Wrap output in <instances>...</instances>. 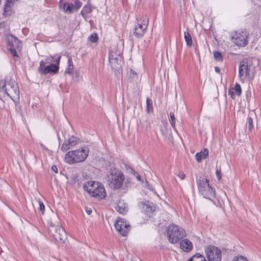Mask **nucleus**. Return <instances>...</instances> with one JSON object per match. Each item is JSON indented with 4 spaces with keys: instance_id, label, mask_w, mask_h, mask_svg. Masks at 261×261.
Returning a JSON list of instances; mask_svg holds the SVG:
<instances>
[{
    "instance_id": "nucleus-10",
    "label": "nucleus",
    "mask_w": 261,
    "mask_h": 261,
    "mask_svg": "<svg viewBox=\"0 0 261 261\" xmlns=\"http://www.w3.org/2000/svg\"><path fill=\"white\" fill-rule=\"evenodd\" d=\"M239 76L241 80H244L247 76L250 77L251 75V65H249L248 63L243 60L240 63L239 67Z\"/></svg>"
},
{
    "instance_id": "nucleus-51",
    "label": "nucleus",
    "mask_w": 261,
    "mask_h": 261,
    "mask_svg": "<svg viewBox=\"0 0 261 261\" xmlns=\"http://www.w3.org/2000/svg\"><path fill=\"white\" fill-rule=\"evenodd\" d=\"M130 72L133 74H136V72H135L134 71H133V70L130 69Z\"/></svg>"
},
{
    "instance_id": "nucleus-40",
    "label": "nucleus",
    "mask_w": 261,
    "mask_h": 261,
    "mask_svg": "<svg viewBox=\"0 0 261 261\" xmlns=\"http://www.w3.org/2000/svg\"><path fill=\"white\" fill-rule=\"evenodd\" d=\"M125 169L128 171L129 172H130V173H132V174H134L135 175V170L132 168L130 167H129V166H128L126 164H125Z\"/></svg>"
},
{
    "instance_id": "nucleus-7",
    "label": "nucleus",
    "mask_w": 261,
    "mask_h": 261,
    "mask_svg": "<svg viewBox=\"0 0 261 261\" xmlns=\"http://www.w3.org/2000/svg\"><path fill=\"white\" fill-rule=\"evenodd\" d=\"M48 230L57 242L62 243L66 240V233L62 226H56L53 223L50 222L48 224Z\"/></svg>"
},
{
    "instance_id": "nucleus-14",
    "label": "nucleus",
    "mask_w": 261,
    "mask_h": 261,
    "mask_svg": "<svg viewBox=\"0 0 261 261\" xmlns=\"http://www.w3.org/2000/svg\"><path fill=\"white\" fill-rule=\"evenodd\" d=\"M6 40L9 48H17V50H20L21 49V41L16 37L13 35H8L7 36Z\"/></svg>"
},
{
    "instance_id": "nucleus-26",
    "label": "nucleus",
    "mask_w": 261,
    "mask_h": 261,
    "mask_svg": "<svg viewBox=\"0 0 261 261\" xmlns=\"http://www.w3.org/2000/svg\"><path fill=\"white\" fill-rule=\"evenodd\" d=\"M71 147V146H70V143H69L68 140H65L64 143L62 145L61 150L63 151H65L70 149Z\"/></svg>"
},
{
    "instance_id": "nucleus-16",
    "label": "nucleus",
    "mask_w": 261,
    "mask_h": 261,
    "mask_svg": "<svg viewBox=\"0 0 261 261\" xmlns=\"http://www.w3.org/2000/svg\"><path fill=\"white\" fill-rule=\"evenodd\" d=\"M115 208L120 214L124 215L126 214L128 211V204L125 203L123 200H120L115 207Z\"/></svg>"
},
{
    "instance_id": "nucleus-32",
    "label": "nucleus",
    "mask_w": 261,
    "mask_h": 261,
    "mask_svg": "<svg viewBox=\"0 0 261 261\" xmlns=\"http://www.w3.org/2000/svg\"><path fill=\"white\" fill-rule=\"evenodd\" d=\"M89 39H90V40L92 42L95 43V42H97L98 41V36H97V34L94 33V34H92L90 36Z\"/></svg>"
},
{
    "instance_id": "nucleus-39",
    "label": "nucleus",
    "mask_w": 261,
    "mask_h": 261,
    "mask_svg": "<svg viewBox=\"0 0 261 261\" xmlns=\"http://www.w3.org/2000/svg\"><path fill=\"white\" fill-rule=\"evenodd\" d=\"M73 1L74 2L73 7H75L77 10L79 9L82 6V3L79 0Z\"/></svg>"
},
{
    "instance_id": "nucleus-47",
    "label": "nucleus",
    "mask_w": 261,
    "mask_h": 261,
    "mask_svg": "<svg viewBox=\"0 0 261 261\" xmlns=\"http://www.w3.org/2000/svg\"><path fill=\"white\" fill-rule=\"evenodd\" d=\"M68 65H71V66H73V63H72V60L71 59V58H69L68 59Z\"/></svg>"
},
{
    "instance_id": "nucleus-46",
    "label": "nucleus",
    "mask_w": 261,
    "mask_h": 261,
    "mask_svg": "<svg viewBox=\"0 0 261 261\" xmlns=\"http://www.w3.org/2000/svg\"><path fill=\"white\" fill-rule=\"evenodd\" d=\"M51 170L55 173H58V168L56 165H53L51 167Z\"/></svg>"
},
{
    "instance_id": "nucleus-3",
    "label": "nucleus",
    "mask_w": 261,
    "mask_h": 261,
    "mask_svg": "<svg viewBox=\"0 0 261 261\" xmlns=\"http://www.w3.org/2000/svg\"><path fill=\"white\" fill-rule=\"evenodd\" d=\"M124 176L118 169L111 168L108 174V182L109 186L114 189H119L123 185Z\"/></svg>"
},
{
    "instance_id": "nucleus-6",
    "label": "nucleus",
    "mask_w": 261,
    "mask_h": 261,
    "mask_svg": "<svg viewBox=\"0 0 261 261\" xmlns=\"http://www.w3.org/2000/svg\"><path fill=\"white\" fill-rule=\"evenodd\" d=\"M249 33L245 29H239L231 34V40L237 46L245 47L248 43Z\"/></svg>"
},
{
    "instance_id": "nucleus-9",
    "label": "nucleus",
    "mask_w": 261,
    "mask_h": 261,
    "mask_svg": "<svg viewBox=\"0 0 261 261\" xmlns=\"http://www.w3.org/2000/svg\"><path fill=\"white\" fill-rule=\"evenodd\" d=\"M59 69V66L56 64H51L49 65L45 66V63L43 60H41L39 63V67L38 71L41 74H46L48 73H57Z\"/></svg>"
},
{
    "instance_id": "nucleus-25",
    "label": "nucleus",
    "mask_w": 261,
    "mask_h": 261,
    "mask_svg": "<svg viewBox=\"0 0 261 261\" xmlns=\"http://www.w3.org/2000/svg\"><path fill=\"white\" fill-rule=\"evenodd\" d=\"M184 37L187 45L188 46H191L192 44V40L190 34L188 32H185L184 33Z\"/></svg>"
},
{
    "instance_id": "nucleus-34",
    "label": "nucleus",
    "mask_w": 261,
    "mask_h": 261,
    "mask_svg": "<svg viewBox=\"0 0 261 261\" xmlns=\"http://www.w3.org/2000/svg\"><path fill=\"white\" fill-rule=\"evenodd\" d=\"M117 56H120V54H117L115 52L113 51H111L109 53V60H113L114 58H116Z\"/></svg>"
},
{
    "instance_id": "nucleus-41",
    "label": "nucleus",
    "mask_w": 261,
    "mask_h": 261,
    "mask_svg": "<svg viewBox=\"0 0 261 261\" xmlns=\"http://www.w3.org/2000/svg\"><path fill=\"white\" fill-rule=\"evenodd\" d=\"M202 155L203 159H206L208 155V150L207 148H204L202 152Z\"/></svg>"
},
{
    "instance_id": "nucleus-52",
    "label": "nucleus",
    "mask_w": 261,
    "mask_h": 261,
    "mask_svg": "<svg viewBox=\"0 0 261 261\" xmlns=\"http://www.w3.org/2000/svg\"><path fill=\"white\" fill-rule=\"evenodd\" d=\"M16 111H18L19 110H20V107H19V108H16Z\"/></svg>"
},
{
    "instance_id": "nucleus-22",
    "label": "nucleus",
    "mask_w": 261,
    "mask_h": 261,
    "mask_svg": "<svg viewBox=\"0 0 261 261\" xmlns=\"http://www.w3.org/2000/svg\"><path fill=\"white\" fill-rule=\"evenodd\" d=\"M121 60V56H117L116 58H114L113 60H110L109 62L111 65V67L112 68H118L119 66H120Z\"/></svg>"
},
{
    "instance_id": "nucleus-5",
    "label": "nucleus",
    "mask_w": 261,
    "mask_h": 261,
    "mask_svg": "<svg viewBox=\"0 0 261 261\" xmlns=\"http://www.w3.org/2000/svg\"><path fill=\"white\" fill-rule=\"evenodd\" d=\"M197 185L199 193L204 198L212 199L215 197V190L210 185L208 179L200 177L199 179H197Z\"/></svg>"
},
{
    "instance_id": "nucleus-12",
    "label": "nucleus",
    "mask_w": 261,
    "mask_h": 261,
    "mask_svg": "<svg viewBox=\"0 0 261 261\" xmlns=\"http://www.w3.org/2000/svg\"><path fill=\"white\" fill-rule=\"evenodd\" d=\"M148 23V19H147L146 16H145L143 23L138 22L137 25L136 26L134 31V35L138 38L142 37L145 33Z\"/></svg>"
},
{
    "instance_id": "nucleus-38",
    "label": "nucleus",
    "mask_w": 261,
    "mask_h": 261,
    "mask_svg": "<svg viewBox=\"0 0 261 261\" xmlns=\"http://www.w3.org/2000/svg\"><path fill=\"white\" fill-rule=\"evenodd\" d=\"M195 158L196 161L198 162H200L203 158V156L202 155V151L200 152H198L195 154Z\"/></svg>"
},
{
    "instance_id": "nucleus-37",
    "label": "nucleus",
    "mask_w": 261,
    "mask_h": 261,
    "mask_svg": "<svg viewBox=\"0 0 261 261\" xmlns=\"http://www.w3.org/2000/svg\"><path fill=\"white\" fill-rule=\"evenodd\" d=\"M39 211H40V212L42 214H44V213L45 211V206H44L43 202L39 200Z\"/></svg>"
},
{
    "instance_id": "nucleus-33",
    "label": "nucleus",
    "mask_w": 261,
    "mask_h": 261,
    "mask_svg": "<svg viewBox=\"0 0 261 261\" xmlns=\"http://www.w3.org/2000/svg\"><path fill=\"white\" fill-rule=\"evenodd\" d=\"M232 261H248V260L244 256H234Z\"/></svg>"
},
{
    "instance_id": "nucleus-19",
    "label": "nucleus",
    "mask_w": 261,
    "mask_h": 261,
    "mask_svg": "<svg viewBox=\"0 0 261 261\" xmlns=\"http://www.w3.org/2000/svg\"><path fill=\"white\" fill-rule=\"evenodd\" d=\"M60 5L62 6L65 12L67 13H71L73 7V4L72 3L64 2L63 0H61Z\"/></svg>"
},
{
    "instance_id": "nucleus-11",
    "label": "nucleus",
    "mask_w": 261,
    "mask_h": 261,
    "mask_svg": "<svg viewBox=\"0 0 261 261\" xmlns=\"http://www.w3.org/2000/svg\"><path fill=\"white\" fill-rule=\"evenodd\" d=\"M116 229L122 236H126L129 231L130 225L123 219H120L115 223Z\"/></svg>"
},
{
    "instance_id": "nucleus-18",
    "label": "nucleus",
    "mask_w": 261,
    "mask_h": 261,
    "mask_svg": "<svg viewBox=\"0 0 261 261\" xmlns=\"http://www.w3.org/2000/svg\"><path fill=\"white\" fill-rule=\"evenodd\" d=\"M93 8V7L89 4L84 6L81 12V14L86 20H87V18L89 17L87 15L92 12Z\"/></svg>"
},
{
    "instance_id": "nucleus-17",
    "label": "nucleus",
    "mask_w": 261,
    "mask_h": 261,
    "mask_svg": "<svg viewBox=\"0 0 261 261\" xmlns=\"http://www.w3.org/2000/svg\"><path fill=\"white\" fill-rule=\"evenodd\" d=\"M180 248L185 252H189L193 249V244L188 239H185L180 242Z\"/></svg>"
},
{
    "instance_id": "nucleus-50",
    "label": "nucleus",
    "mask_w": 261,
    "mask_h": 261,
    "mask_svg": "<svg viewBox=\"0 0 261 261\" xmlns=\"http://www.w3.org/2000/svg\"><path fill=\"white\" fill-rule=\"evenodd\" d=\"M215 70L216 72L219 73L220 72V69L218 67H215Z\"/></svg>"
},
{
    "instance_id": "nucleus-23",
    "label": "nucleus",
    "mask_w": 261,
    "mask_h": 261,
    "mask_svg": "<svg viewBox=\"0 0 261 261\" xmlns=\"http://www.w3.org/2000/svg\"><path fill=\"white\" fill-rule=\"evenodd\" d=\"M188 261H206L204 257L200 253H196L190 257Z\"/></svg>"
},
{
    "instance_id": "nucleus-45",
    "label": "nucleus",
    "mask_w": 261,
    "mask_h": 261,
    "mask_svg": "<svg viewBox=\"0 0 261 261\" xmlns=\"http://www.w3.org/2000/svg\"><path fill=\"white\" fill-rule=\"evenodd\" d=\"M178 176L181 179H183L185 177V174L183 172H179Z\"/></svg>"
},
{
    "instance_id": "nucleus-4",
    "label": "nucleus",
    "mask_w": 261,
    "mask_h": 261,
    "mask_svg": "<svg viewBox=\"0 0 261 261\" xmlns=\"http://www.w3.org/2000/svg\"><path fill=\"white\" fill-rule=\"evenodd\" d=\"M166 236L169 242L172 244L178 243L186 236V231L178 226L171 224L166 230Z\"/></svg>"
},
{
    "instance_id": "nucleus-42",
    "label": "nucleus",
    "mask_w": 261,
    "mask_h": 261,
    "mask_svg": "<svg viewBox=\"0 0 261 261\" xmlns=\"http://www.w3.org/2000/svg\"><path fill=\"white\" fill-rule=\"evenodd\" d=\"M216 175H217V179H218V180H220L221 179V169H216Z\"/></svg>"
},
{
    "instance_id": "nucleus-31",
    "label": "nucleus",
    "mask_w": 261,
    "mask_h": 261,
    "mask_svg": "<svg viewBox=\"0 0 261 261\" xmlns=\"http://www.w3.org/2000/svg\"><path fill=\"white\" fill-rule=\"evenodd\" d=\"M247 124L248 125V129L249 131H251L253 128V120L251 117H248L247 119Z\"/></svg>"
},
{
    "instance_id": "nucleus-13",
    "label": "nucleus",
    "mask_w": 261,
    "mask_h": 261,
    "mask_svg": "<svg viewBox=\"0 0 261 261\" xmlns=\"http://www.w3.org/2000/svg\"><path fill=\"white\" fill-rule=\"evenodd\" d=\"M96 187L94 189H89L90 195L98 199L104 198L106 196V192L103 186L100 184Z\"/></svg>"
},
{
    "instance_id": "nucleus-49",
    "label": "nucleus",
    "mask_w": 261,
    "mask_h": 261,
    "mask_svg": "<svg viewBox=\"0 0 261 261\" xmlns=\"http://www.w3.org/2000/svg\"><path fill=\"white\" fill-rule=\"evenodd\" d=\"M86 213L88 214V215H90L91 214V213H92V210L91 208H89L88 207L86 208Z\"/></svg>"
},
{
    "instance_id": "nucleus-24",
    "label": "nucleus",
    "mask_w": 261,
    "mask_h": 261,
    "mask_svg": "<svg viewBox=\"0 0 261 261\" xmlns=\"http://www.w3.org/2000/svg\"><path fill=\"white\" fill-rule=\"evenodd\" d=\"M146 111L147 113L153 112V105L152 101L151 99L147 98L146 99Z\"/></svg>"
},
{
    "instance_id": "nucleus-30",
    "label": "nucleus",
    "mask_w": 261,
    "mask_h": 261,
    "mask_svg": "<svg viewBox=\"0 0 261 261\" xmlns=\"http://www.w3.org/2000/svg\"><path fill=\"white\" fill-rule=\"evenodd\" d=\"M170 123L172 127L175 129V117L174 116V114L173 112L170 113Z\"/></svg>"
},
{
    "instance_id": "nucleus-28",
    "label": "nucleus",
    "mask_w": 261,
    "mask_h": 261,
    "mask_svg": "<svg viewBox=\"0 0 261 261\" xmlns=\"http://www.w3.org/2000/svg\"><path fill=\"white\" fill-rule=\"evenodd\" d=\"M68 140L69 141V143H70V146L72 147L76 145L79 142V140L73 136L69 138Z\"/></svg>"
},
{
    "instance_id": "nucleus-27",
    "label": "nucleus",
    "mask_w": 261,
    "mask_h": 261,
    "mask_svg": "<svg viewBox=\"0 0 261 261\" xmlns=\"http://www.w3.org/2000/svg\"><path fill=\"white\" fill-rule=\"evenodd\" d=\"M232 89L235 91V92H236V94L238 96L241 95L242 90H241V86L239 84L236 83L234 85V87L233 88H232Z\"/></svg>"
},
{
    "instance_id": "nucleus-21",
    "label": "nucleus",
    "mask_w": 261,
    "mask_h": 261,
    "mask_svg": "<svg viewBox=\"0 0 261 261\" xmlns=\"http://www.w3.org/2000/svg\"><path fill=\"white\" fill-rule=\"evenodd\" d=\"M151 204L152 203H150L149 201L142 203V209L147 215L150 214L154 211L153 210Z\"/></svg>"
},
{
    "instance_id": "nucleus-44",
    "label": "nucleus",
    "mask_w": 261,
    "mask_h": 261,
    "mask_svg": "<svg viewBox=\"0 0 261 261\" xmlns=\"http://www.w3.org/2000/svg\"><path fill=\"white\" fill-rule=\"evenodd\" d=\"M233 90L232 88L231 89H229L228 90V94L229 95H230V96H231V97L233 99L234 98V97H233L234 93L233 92Z\"/></svg>"
},
{
    "instance_id": "nucleus-1",
    "label": "nucleus",
    "mask_w": 261,
    "mask_h": 261,
    "mask_svg": "<svg viewBox=\"0 0 261 261\" xmlns=\"http://www.w3.org/2000/svg\"><path fill=\"white\" fill-rule=\"evenodd\" d=\"M0 89L13 101L19 98V90L16 82L11 78H6L0 81Z\"/></svg>"
},
{
    "instance_id": "nucleus-48",
    "label": "nucleus",
    "mask_w": 261,
    "mask_h": 261,
    "mask_svg": "<svg viewBox=\"0 0 261 261\" xmlns=\"http://www.w3.org/2000/svg\"><path fill=\"white\" fill-rule=\"evenodd\" d=\"M150 128H151L150 124L149 122H148L146 126V130H150Z\"/></svg>"
},
{
    "instance_id": "nucleus-8",
    "label": "nucleus",
    "mask_w": 261,
    "mask_h": 261,
    "mask_svg": "<svg viewBox=\"0 0 261 261\" xmlns=\"http://www.w3.org/2000/svg\"><path fill=\"white\" fill-rule=\"evenodd\" d=\"M205 253L208 261L221 260V251L215 246H208L205 249Z\"/></svg>"
},
{
    "instance_id": "nucleus-2",
    "label": "nucleus",
    "mask_w": 261,
    "mask_h": 261,
    "mask_svg": "<svg viewBox=\"0 0 261 261\" xmlns=\"http://www.w3.org/2000/svg\"><path fill=\"white\" fill-rule=\"evenodd\" d=\"M89 148L86 146L68 152L65 156V161L69 164L81 162L86 160L89 153Z\"/></svg>"
},
{
    "instance_id": "nucleus-53",
    "label": "nucleus",
    "mask_w": 261,
    "mask_h": 261,
    "mask_svg": "<svg viewBox=\"0 0 261 261\" xmlns=\"http://www.w3.org/2000/svg\"><path fill=\"white\" fill-rule=\"evenodd\" d=\"M137 178L139 181L141 180L140 177L139 176H137Z\"/></svg>"
},
{
    "instance_id": "nucleus-43",
    "label": "nucleus",
    "mask_w": 261,
    "mask_h": 261,
    "mask_svg": "<svg viewBox=\"0 0 261 261\" xmlns=\"http://www.w3.org/2000/svg\"><path fill=\"white\" fill-rule=\"evenodd\" d=\"M53 59H54V61L56 63L55 64H56L57 65H58L59 66V65L60 64V59H61V56H58L57 58H55V57H54Z\"/></svg>"
},
{
    "instance_id": "nucleus-20",
    "label": "nucleus",
    "mask_w": 261,
    "mask_h": 261,
    "mask_svg": "<svg viewBox=\"0 0 261 261\" xmlns=\"http://www.w3.org/2000/svg\"><path fill=\"white\" fill-rule=\"evenodd\" d=\"M100 184L98 182H95L94 181H87L83 186L84 190L87 191L90 193L89 189H94V188H96V186L100 185Z\"/></svg>"
},
{
    "instance_id": "nucleus-29",
    "label": "nucleus",
    "mask_w": 261,
    "mask_h": 261,
    "mask_svg": "<svg viewBox=\"0 0 261 261\" xmlns=\"http://www.w3.org/2000/svg\"><path fill=\"white\" fill-rule=\"evenodd\" d=\"M214 57L215 60L218 61H222L223 60L221 53L218 51L214 52Z\"/></svg>"
},
{
    "instance_id": "nucleus-35",
    "label": "nucleus",
    "mask_w": 261,
    "mask_h": 261,
    "mask_svg": "<svg viewBox=\"0 0 261 261\" xmlns=\"http://www.w3.org/2000/svg\"><path fill=\"white\" fill-rule=\"evenodd\" d=\"M17 48H9L8 50L10 51L11 55L14 57H18V55L16 51Z\"/></svg>"
},
{
    "instance_id": "nucleus-15",
    "label": "nucleus",
    "mask_w": 261,
    "mask_h": 261,
    "mask_svg": "<svg viewBox=\"0 0 261 261\" xmlns=\"http://www.w3.org/2000/svg\"><path fill=\"white\" fill-rule=\"evenodd\" d=\"M19 0H7L5 2L3 15L5 16H10L11 15L12 10V9L14 7L16 2Z\"/></svg>"
},
{
    "instance_id": "nucleus-36",
    "label": "nucleus",
    "mask_w": 261,
    "mask_h": 261,
    "mask_svg": "<svg viewBox=\"0 0 261 261\" xmlns=\"http://www.w3.org/2000/svg\"><path fill=\"white\" fill-rule=\"evenodd\" d=\"M73 66L68 65V67L65 70V73L69 74H72L73 72Z\"/></svg>"
}]
</instances>
